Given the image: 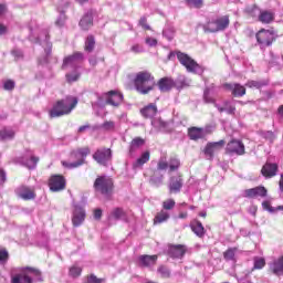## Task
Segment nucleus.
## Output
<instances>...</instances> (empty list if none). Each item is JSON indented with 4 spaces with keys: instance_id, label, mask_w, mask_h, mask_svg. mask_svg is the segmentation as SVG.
I'll return each mask as SVG.
<instances>
[{
    "instance_id": "1",
    "label": "nucleus",
    "mask_w": 283,
    "mask_h": 283,
    "mask_svg": "<svg viewBox=\"0 0 283 283\" xmlns=\"http://www.w3.org/2000/svg\"><path fill=\"white\" fill-rule=\"evenodd\" d=\"M78 98L73 95H67L62 99L54 102L52 108L49 111L50 118H59L69 116L77 106Z\"/></svg>"
},
{
    "instance_id": "2",
    "label": "nucleus",
    "mask_w": 283,
    "mask_h": 283,
    "mask_svg": "<svg viewBox=\"0 0 283 283\" xmlns=\"http://www.w3.org/2000/svg\"><path fill=\"white\" fill-rule=\"evenodd\" d=\"M134 85L137 93L148 95L155 90V76L151 72H137L134 78Z\"/></svg>"
},
{
    "instance_id": "3",
    "label": "nucleus",
    "mask_w": 283,
    "mask_h": 283,
    "mask_svg": "<svg viewBox=\"0 0 283 283\" xmlns=\"http://www.w3.org/2000/svg\"><path fill=\"white\" fill-rule=\"evenodd\" d=\"M90 155V146L77 147L76 149L71 151V157L77 160L73 163L62 161V166L67 169L81 168L82 166L86 165V157H88Z\"/></svg>"
},
{
    "instance_id": "4",
    "label": "nucleus",
    "mask_w": 283,
    "mask_h": 283,
    "mask_svg": "<svg viewBox=\"0 0 283 283\" xmlns=\"http://www.w3.org/2000/svg\"><path fill=\"white\" fill-rule=\"evenodd\" d=\"M29 275H33L35 279L42 281L41 270L33 266H23L22 273L15 274L13 277H11V283H33L32 277Z\"/></svg>"
},
{
    "instance_id": "5",
    "label": "nucleus",
    "mask_w": 283,
    "mask_h": 283,
    "mask_svg": "<svg viewBox=\"0 0 283 283\" xmlns=\"http://www.w3.org/2000/svg\"><path fill=\"white\" fill-rule=\"evenodd\" d=\"M93 188H95L96 192L102 193L107 198V200H109L112 193L114 192V180L105 176L97 177L93 184Z\"/></svg>"
},
{
    "instance_id": "6",
    "label": "nucleus",
    "mask_w": 283,
    "mask_h": 283,
    "mask_svg": "<svg viewBox=\"0 0 283 283\" xmlns=\"http://www.w3.org/2000/svg\"><path fill=\"white\" fill-rule=\"evenodd\" d=\"M176 57H178L180 65H182L188 73L197 74L198 72H203L202 66L187 53L176 51Z\"/></svg>"
},
{
    "instance_id": "7",
    "label": "nucleus",
    "mask_w": 283,
    "mask_h": 283,
    "mask_svg": "<svg viewBox=\"0 0 283 283\" xmlns=\"http://www.w3.org/2000/svg\"><path fill=\"white\" fill-rule=\"evenodd\" d=\"M256 43L262 46H271L275 41H277V32L274 30V28L265 30L262 28L260 31L255 34Z\"/></svg>"
},
{
    "instance_id": "8",
    "label": "nucleus",
    "mask_w": 283,
    "mask_h": 283,
    "mask_svg": "<svg viewBox=\"0 0 283 283\" xmlns=\"http://www.w3.org/2000/svg\"><path fill=\"white\" fill-rule=\"evenodd\" d=\"M230 27V15H221L205 24V31L217 33L227 30Z\"/></svg>"
},
{
    "instance_id": "9",
    "label": "nucleus",
    "mask_w": 283,
    "mask_h": 283,
    "mask_svg": "<svg viewBox=\"0 0 283 283\" xmlns=\"http://www.w3.org/2000/svg\"><path fill=\"white\" fill-rule=\"evenodd\" d=\"M226 154L229 156H244L245 154V146L240 139H231L227 144Z\"/></svg>"
},
{
    "instance_id": "10",
    "label": "nucleus",
    "mask_w": 283,
    "mask_h": 283,
    "mask_svg": "<svg viewBox=\"0 0 283 283\" xmlns=\"http://www.w3.org/2000/svg\"><path fill=\"white\" fill-rule=\"evenodd\" d=\"M48 186L52 192H61L66 189V179L62 175H52L49 178Z\"/></svg>"
},
{
    "instance_id": "11",
    "label": "nucleus",
    "mask_w": 283,
    "mask_h": 283,
    "mask_svg": "<svg viewBox=\"0 0 283 283\" xmlns=\"http://www.w3.org/2000/svg\"><path fill=\"white\" fill-rule=\"evenodd\" d=\"M93 160L97 163V165H101L103 167H107L108 164L112 160V150L111 148H99L93 154Z\"/></svg>"
},
{
    "instance_id": "12",
    "label": "nucleus",
    "mask_w": 283,
    "mask_h": 283,
    "mask_svg": "<svg viewBox=\"0 0 283 283\" xmlns=\"http://www.w3.org/2000/svg\"><path fill=\"white\" fill-rule=\"evenodd\" d=\"M103 97L105 98L106 104L113 107H118L124 102V94L119 91H108L103 94Z\"/></svg>"
},
{
    "instance_id": "13",
    "label": "nucleus",
    "mask_w": 283,
    "mask_h": 283,
    "mask_svg": "<svg viewBox=\"0 0 283 283\" xmlns=\"http://www.w3.org/2000/svg\"><path fill=\"white\" fill-rule=\"evenodd\" d=\"M15 193L19 198H22L24 201H31L36 198V192L34 191V188H31L27 185H22L19 188L15 189Z\"/></svg>"
},
{
    "instance_id": "14",
    "label": "nucleus",
    "mask_w": 283,
    "mask_h": 283,
    "mask_svg": "<svg viewBox=\"0 0 283 283\" xmlns=\"http://www.w3.org/2000/svg\"><path fill=\"white\" fill-rule=\"evenodd\" d=\"M85 56L84 53L76 51L69 56H64L62 63V70H66L69 66L74 65V63H82L84 62Z\"/></svg>"
},
{
    "instance_id": "15",
    "label": "nucleus",
    "mask_w": 283,
    "mask_h": 283,
    "mask_svg": "<svg viewBox=\"0 0 283 283\" xmlns=\"http://www.w3.org/2000/svg\"><path fill=\"white\" fill-rule=\"evenodd\" d=\"M223 88L231 92L233 97H244L247 94L245 86L241 85L240 83H226L223 84Z\"/></svg>"
},
{
    "instance_id": "16",
    "label": "nucleus",
    "mask_w": 283,
    "mask_h": 283,
    "mask_svg": "<svg viewBox=\"0 0 283 283\" xmlns=\"http://www.w3.org/2000/svg\"><path fill=\"white\" fill-rule=\"evenodd\" d=\"M187 254V247L184 244H169L168 255L172 259H182Z\"/></svg>"
},
{
    "instance_id": "17",
    "label": "nucleus",
    "mask_w": 283,
    "mask_h": 283,
    "mask_svg": "<svg viewBox=\"0 0 283 283\" xmlns=\"http://www.w3.org/2000/svg\"><path fill=\"white\" fill-rule=\"evenodd\" d=\"M158 255L157 254H140L137 258L138 265L140 268H151L154 265H157Z\"/></svg>"
},
{
    "instance_id": "18",
    "label": "nucleus",
    "mask_w": 283,
    "mask_h": 283,
    "mask_svg": "<svg viewBox=\"0 0 283 283\" xmlns=\"http://www.w3.org/2000/svg\"><path fill=\"white\" fill-rule=\"evenodd\" d=\"M279 171V165L277 164H271L269 161L265 163V165L261 168V175L265 179H272L275 176H277Z\"/></svg>"
},
{
    "instance_id": "19",
    "label": "nucleus",
    "mask_w": 283,
    "mask_h": 283,
    "mask_svg": "<svg viewBox=\"0 0 283 283\" xmlns=\"http://www.w3.org/2000/svg\"><path fill=\"white\" fill-rule=\"evenodd\" d=\"M156 85H158L160 93H170L171 90L176 87V81H174L172 77L165 76L158 80Z\"/></svg>"
},
{
    "instance_id": "20",
    "label": "nucleus",
    "mask_w": 283,
    "mask_h": 283,
    "mask_svg": "<svg viewBox=\"0 0 283 283\" xmlns=\"http://www.w3.org/2000/svg\"><path fill=\"white\" fill-rule=\"evenodd\" d=\"M85 217H86V213H85L84 208H81V207L74 208L73 217H72L73 227L74 228L81 227V224H83L85 221Z\"/></svg>"
},
{
    "instance_id": "21",
    "label": "nucleus",
    "mask_w": 283,
    "mask_h": 283,
    "mask_svg": "<svg viewBox=\"0 0 283 283\" xmlns=\"http://www.w3.org/2000/svg\"><path fill=\"white\" fill-rule=\"evenodd\" d=\"M244 197L254 199V198H266V188L258 186L255 188H250L244 191Z\"/></svg>"
},
{
    "instance_id": "22",
    "label": "nucleus",
    "mask_w": 283,
    "mask_h": 283,
    "mask_svg": "<svg viewBox=\"0 0 283 283\" xmlns=\"http://www.w3.org/2000/svg\"><path fill=\"white\" fill-rule=\"evenodd\" d=\"M184 187L182 176L170 177L169 193H179Z\"/></svg>"
},
{
    "instance_id": "23",
    "label": "nucleus",
    "mask_w": 283,
    "mask_h": 283,
    "mask_svg": "<svg viewBox=\"0 0 283 283\" xmlns=\"http://www.w3.org/2000/svg\"><path fill=\"white\" fill-rule=\"evenodd\" d=\"M139 112L145 119H153L158 114V107L157 104L150 103L145 107L140 108Z\"/></svg>"
},
{
    "instance_id": "24",
    "label": "nucleus",
    "mask_w": 283,
    "mask_h": 283,
    "mask_svg": "<svg viewBox=\"0 0 283 283\" xmlns=\"http://www.w3.org/2000/svg\"><path fill=\"white\" fill-rule=\"evenodd\" d=\"M189 228L199 239H202L206 235V229L203 228L202 222L199 219H193L192 221H190Z\"/></svg>"
},
{
    "instance_id": "25",
    "label": "nucleus",
    "mask_w": 283,
    "mask_h": 283,
    "mask_svg": "<svg viewBox=\"0 0 283 283\" xmlns=\"http://www.w3.org/2000/svg\"><path fill=\"white\" fill-rule=\"evenodd\" d=\"M224 145H226L224 139H221L217 143H208L207 146H205L203 154L207 157L212 158L216 149H221L222 147H224Z\"/></svg>"
},
{
    "instance_id": "26",
    "label": "nucleus",
    "mask_w": 283,
    "mask_h": 283,
    "mask_svg": "<svg viewBox=\"0 0 283 283\" xmlns=\"http://www.w3.org/2000/svg\"><path fill=\"white\" fill-rule=\"evenodd\" d=\"M151 159V153L149 150H146L142 153L140 157L136 159V161L132 165V168L134 170L138 168H143L144 165H147V163Z\"/></svg>"
},
{
    "instance_id": "27",
    "label": "nucleus",
    "mask_w": 283,
    "mask_h": 283,
    "mask_svg": "<svg viewBox=\"0 0 283 283\" xmlns=\"http://www.w3.org/2000/svg\"><path fill=\"white\" fill-rule=\"evenodd\" d=\"M188 136L190 140L198 142L206 138V132L203 128L190 127L188 128Z\"/></svg>"
},
{
    "instance_id": "28",
    "label": "nucleus",
    "mask_w": 283,
    "mask_h": 283,
    "mask_svg": "<svg viewBox=\"0 0 283 283\" xmlns=\"http://www.w3.org/2000/svg\"><path fill=\"white\" fill-rule=\"evenodd\" d=\"M270 270H271L272 273H274V275L283 276V255H281L280 258L275 259L271 263Z\"/></svg>"
},
{
    "instance_id": "29",
    "label": "nucleus",
    "mask_w": 283,
    "mask_h": 283,
    "mask_svg": "<svg viewBox=\"0 0 283 283\" xmlns=\"http://www.w3.org/2000/svg\"><path fill=\"white\" fill-rule=\"evenodd\" d=\"M275 20V13L273 11H261L260 15H258V21L263 24H271Z\"/></svg>"
},
{
    "instance_id": "30",
    "label": "nucleus",
    "mask_w": 283,
    "mask_h": 283,
    "mask_svg": "<svg viewBox=\"0 0 283 283\" xmlns=\"http://www.w3.org/2000/svg\"><path fill=\"white\" fill-rule=\"evenodd\" d=\"M214 107H217L219 113L227 112L228 115L234 116L235 115V105H231L230 101L223 102V107L220 105L214 104Z\"/></svg>"
},
{
    "instance_id": "31",
    "label": "nucleus",
    "mask_w": 283,
    "mask_h": 283,
    "mask_svg": "<svg viewBox=\"0 0 283 283\" xmlns=\"http://www.w3.org/2000/svg\"><path fill=\"white\" fill-rule=\"evenodd\" d=\"M145 145V139L142 137H135L129 144V155L133 156L138 149Z\"/></svg>"
},
{
    "instance_id": "32",
    "label": "nucleus",
    "mask_w": 283,
    "mask_h": 283,
    "mask_svg": "<svg viewBox=\"0 0 283 283\" xmlns=\"http://www.w3.org/2000/svg\"><path fill=\"white\" fill-rule=\"evenodd\" d=\"M169 218H170V214L167 211L160 210L154 217V226L163 224V223L167 222L169 220Z\"/></svg>"
},
{
    "instance_id": "33",
    "label": "nucleus",
    "mask_w": 283,
    "mask_h": 283,
    "mask_svg": "<svg viewBox=\"0 0 283 283\" xmlns=\"http://www.w3.org/2000/svg\"><path fill=\"white\" fill-rule=\"evenodd\" d=\"M96 45L95 36L93 34H88L86 40H84V52L91 53L94 52Z\"/></svg>"
},
{
    "instance_id": "34",
    "label": "nucleus",
    "mask_w": 283,
    "mask_h": 283,
    "mask_svg": "<svg viewBox=\"0 0 283 283\" xmlns=\"http://www.w3.org/2000/svg\"><path fill=\"white\" fill-rule=\"evenodd\" d=\"M93 24H94V21L91 14L83 15L81 22H78V25H81V29L83 31L90 30Z\"/></svg>"
},
{
    "instance_id": "35",
    "label": "nucleus",
    "mask_w": 283,
    "mask_h": 283,
    "mask_svg": "<svg viewBox=\"0 0 283 283\" xmlns=\"http://www.w3.org/2000/svg\"><path fill=\"white\" fill-rule=\"evenodd\" d=\"M14 138V132L10 128L0 129V140H11Z\"/></svg>"
},
{
    "instance_id": "36",
    "label": "nucleus",
    "mask_w": 283,
    "mask_h": 283,
    "mask_svg": "<svg viewBox=\"0 0 283 283\" xmlns=\"http://www.w3.org/2000/svg\"><path fill=\"white\" fill-rule=\"evenodd\" d=\"M262 209L266 210L270 213H275L277 211H283V206H277L276 208H274L273 206H271L270 201H263Z\"/></svg>"
},
{
    "instance_id": "37",
    "label": "nucleus",
    "mask_w": 283,
    "mask_h": 283,
    "mask_svg": "<svg viewBox=\"0 0 283 283\" xmlns=\"http://www.w3.org/2000/svg\"><path fill=\"white\" fill-rule=\"evenodd\" d=\"M111 216L115 220H122V219H124L126 217V212H125V210L123 208L117 207V208L112 210Z\"/></svg>"
},
{
    "instance_id": "38",
    "label": "nucleus",
    "mask_w": 283,
    "mask_h": 283,
    "mask_svg": "<svg viewBox=\"0 0 283 283\" xmlns=\"http://www.w3.org/2000/svg\"><path fill=\"white\" fill-rule=\"evenodd\" d=\"M265 265H266V262L264 258H260V256L253 258L252 270H261V269H264Z\"/></svg>"
},
{
    "instance_id": "39",
    "label": "nucleus",
    "mask_w": 283,
    "mask_h": 283,
    "mask_svg": "<svg viewBox=\"0 0 283 283\" xmlns=\"http://www.w3.org/2000/svg\"><path fill=\"white\" fill-rule=\"evenodd\" d=\"M181 166V161L177 157H170L168 167L170 171H177Z\"/></svg>"
},
{
    "instance_id": "40",
    "label": "nucleus",
    "mask_w": 283,
    "mask_h": 283,
    "mask_svg": "<svg viewBox=\"0 0 283 283\" xmlns=\"http://www.w3.org/2000/svg\"><path fill=\"white\" fill-rule=\"evenodd\" d=\"M158 273L161 279H169L171 277V271L167 268V265H159Z\"/></svg>"
},
{
    "instance_id": "41",
    "label": "nucleus",
    "mask_w": 283,
    "mask_h": 283,
    "mask_svg": "<svg viewBox=\"0 0 283 283\" xmlns=\"http://www.w3.org/2000/svg\"><path fill=\"white\" fill-rule=\"evenodd\" d=\"M82 274V268L77 265H72L69 270V276H72L73 279L80 277Z\"/></svg>"
},
{
    "instance_id": "42",
    "label": "nucleus",
    "mask_w": 283,
    "mask_h": 283,
    "mask_svg": "<svg viewBox=\"0 0 283 283\" xmlns=\"http://www.w3.org/2000/svg\"><path fill=\"white\" fill-rule=\"evenodd\" d=\"M235 251L237 248H229L226 252H223V259H226V261H234Z\"/></svg>"
},
{
    "instance_id": "43",
    "label": "nucleus",
    "mask_w": 283,
    "mask_h": 283,
    "mask_svg": "<svg viewBox=\"0 0 283 283\" xmlns=\"http://www.w3.org/2000/svg\"><path fill=\"white\" fill-rule=\"evenodd\" d=\"M161 208L166 211H170L174 208H176V200L174 199H166L164 202H161Z\"/></svg>"
},
{
    "instance_id": "44",
    "label": "nucleus",
    "mask_w": 283,
    "mask_h": 283,
    "mask_svg": "<svg viewBox=\"0 0 283 283\" xmlns=\"http://www.w3.org/2000/svg\"><path fill=\"white\" fill-rule=\"evenodd\" d=\"M185 2L190 8L201 9L203 7V0H185Z\"/></svg>"
},
{
    "instance_id": "45",
    "label": "nucleus",
    "mask_w": 283,
    "mask_h": 283,
    "mask_svg": "<svg viewBox=\"0 0 283 283\" xmlns=\"http://www.w3.org/2000/svg\"><path fill=\"white\" fill-rule=\"evenodd\" d=\"M83 283H104V279L96 277L94 274L84 277Z\"/></svg>"
},
{
    "instance_id": "46",
    "label": "nucleus",
    "mask_w": 283,
    "mask_h": 283,
    "mask_svg": "<svg viewBox=\"0 0 283 283\" xmlns=\"http://www.w3.org/2000/svg\"><path fill=\"white\" fill-rule=\"evenodd\" d=\"M256 11H259V8L255 4L248 6L245 9V14H248V17L255 18Z\"/></svg>"
},
{
    "instance_id": "47",
    "label": "nucleus",
    "mask_w": 283,
    "mask_h": 283,
    "mask_svg": "<svg viewBox=\"0 0 283 283\" xmlns=\"http://www.w3.org/2000/svg\"><path fill=\"white\" fill-rule=\"evenodd\" d=\"M101 127L103 130H107V132L115 130V122L114 120H105Z\"/></svg>"
},
{
    "instance_id": "48",
    "label": "nucleus",
    "mask_w": 283,
    "mask_h": 283,
    "mask_svg": "<svg viewBox=\"0 0 283 283\" xmlns=\"http://www.w3.org/2000/svg\"><path fill=\"white\" fill-rule=\"evenodd\" d=\"M203 101L207 104H216V99L210 96V90H205L203 92Z\"/></svg>"
},
{
    "instance_id": "49",
    "label": "nucleus",
    "mask_w": 283,
    "mask_h": 283,
    "mask_svg": "<svg viewBox=\"0 0 283 283\" xmlns=\"http://www.w3.org/2000/svg\"><path fill=\"white\" fill-rule=\"evenodd\" d=\"M245 86H247L248 88L260 90V88L262 87V83H261V82H258V81L251 80V81H248V82L245 83Z\"/></svg>"
},
{
    "instance_id": "50",
    "label": "nucleus",
    "mask_w": 283,
    "mask_h": 283,
    "mask_svg": "<svg viewBox=\"0 0 283 283\" xmlns=\"http://www.w3.org/2000/svg\"><path fill=\"white\" fill-rule=\"evenodd\" d=\"M15 86V83L13 80H6L3 83V90L4 91H13Z\"/></svg>"
},
{
    "instance_id": "51",
    "label": "nucleus",
    "mask_w": 283,
    "mask_h": 283,
    "mask_svg": "<svg viewBox=\"0 0 283 283\" xmlns=\"http://www.w3.org/2000/svg\"><path fill=\"white\" fill-rule=\"evenodd\" d=\"M9 260V252L7 249H1L0 250V263H7Z\"/></svg>"
},
{
    "instance_id": "52",
    "label": "nucleus",
    "mask_w": 283,
    "mask_h": 283,
    "mask_svg": "<svg viewBox=\"0 0 283 283\" xmlns=\"http://www.w3.org/2000/svg\"><path fill=\"white\" fill-rule=\"evenodd\" d=\"M168 167H169L168 161H166L164 158H160L157 166L158 170L164 171V170H167Z\"/></svg>"
},
{
    "instance_id": "53",
    "label": "nucleus",
    "mask_w": 283,
    "mask_h": 283,
    "mask_svg": "<svg viewBox=\"0 0 283 283\" xmlns=\"http://www.w3.org/2000/svg\"><path fill=\"white\" fill-rule=\"evenodd\" d=\"M139 25L142 27V29H144L145 31H150L151 27L148 24L147 22V18L142 17L139 20Z\"/></svg>"
},
{
    "instance_id": "54",
    "label": "nucleus",
    "mask_w": 283,
    "mask_h": 283,
    "mask_svg": "<svg viewBox=\"0 0 283 283\" xmlns=\"http://www.w3.org/2000/svg\"><path fill=\"white\" fill-rule=\"evenodd\" d=\"M81 75L80 74H66V82L69 84H72L74 82H77V80H80Z\"/></svg>"
},
{
    "instance_id": "55",
    "label": "nucleus",
    "mask_w": 283,
    "mask_h": 283,
    "mask_svg": "<svg viewBox=\"0 0 283 283\" xmlns=\"http://www.w3.org/2000/svg\"><path fill=\"white\" fill-rule=\"evenodd\" d=\"M38 163H39V157H34V156L30 157V164L31 165H28V168L29 169L35 168Z\"/></svg>"
},
{
    "instance_id": "56",
    "label": "nucleus",
    "mask_w": 283,
    "mask_h": 283,
    "mask_svg": "<svg viewBox=\"0 0 283 283\" xmlns=\"http://www.w3.org/2000/svg\"><path fill=\"white\" fill-rule=\"evenodd\" d=\"M4 182H7V172L0 168V186H3Z\"/></svg>"
},
{
    "instance_id": "57",
    "label": "nucleus",
    "mask_w": 283,
    "mask_h": 283,
    "mask_svg": "<svg viewBox=\"0 0 283 283\" xmlns=\"http://www.w3.org/2000/svg\"><path fill=\"white\" fill-rule=\"evenodd\" d=\"M146 44H148L150 46H155V45H157V40L154 38H146Z\"/></svg>"
},
{
    "instance_id": "58",
    "label": "nucleus",
    "mask_w": 283,
    "mask_h": 283,
    "mask_svg": "<svg viewBox=\"0 0 283 283\" xmlns=\"http://www.w3.org/2000/svg\"><path fill=\"white\" fill-rule=\"evenodd\" d=\"M90 128H91V125H90V124L83 125V126L78 127L77 133H78V134H84V133H85L87 129H90Z\"/></svg>"
},
{
    "instance_id": "59",
    "label": "nucleus",
    "mask_w": 283,
    "mask_h": 283,
    "mask_svg": "<svg viewBox=\"0 0 283 283\" xmlns=\"http://www.w3.org/2000/svg\"><path fill=\"white\" fill-rule=\"evenodd\" d=\"M7 12H8L7 4L0 3V17L7 14Z\"/></svg>"
},
{
    "instance_id": "60",
    "label": "nucleus",
    "mask_w": 283,
    "mask_h": 283,
    "mask_svg": "<svg viewBox=\"0 0 283 283\" xmlns=\"http://www.w3.org/2000/svg\"><path fill=\"white\" fill-rule=\"evenodd\" d=\"M93 217L95 218V220H101L102 218V210L101 209H96L93 213Z\"/></svg>"
},
{
    "instance_id": "61",
    "label": "nucleus",
    "mask_w": 283,
    "mask_h": 283,
    "mask_svg": "<svg viewBox=\"0 0 283 283\" xmlns=\"http://www.w3.org/2000/svg\"><path fill=\"white\" fill-rule=\"evenodd\" d=\"M11 54H13V56L17 57V59H22V57H23L22 52H21V51H18V50H13V51L11 52Z\"/></svg>"
},
{
    "instance_id": "62",
    "label": "nucleus",
    "mask_w": 283,
    "mask_h": 283,
    "mask_svg": "<svg viewBox=\"0 0 283 283\" xmlns=\"http://www.w3.org/2000/svg\"><path fill=\"white\" fill-rule=\"evenodd\" d=\"M7 32H8V28L4 24L0 23V35L6 34Z\"/></svg>"
},
{
    "instance_id": "63",
    "label": "nucleus",
    "mask_w": 283,
    "mask_h": 283,
    "mask_svg": "<svg viewBox=\"0 0 283 283\" xmlns=\"http://www.w3.org/2000/svg\"><path fill=\"white\" fill-rule=\"evenodd\" d=\"M132 52L139 53L140 52V45H138V44L132 45Z\"/></svg>"
},
{
    "instance_id": "64",
    "label": "nucleus",
    "mask_w": 283,
    "mask_h": 283,
    "mask_svg": "<svg viewBox=\"0 0 283 283\" xmlns=\"http://www.w3.org/2000/svg\"><path fill=\"white\" fill-rule=\"evenodd\" d=\"M280 190L281 192H283V175H281V179H280Z\"/></svg>"
}]
</instances>
